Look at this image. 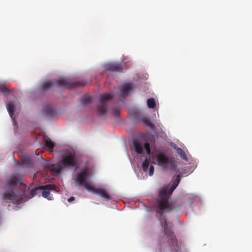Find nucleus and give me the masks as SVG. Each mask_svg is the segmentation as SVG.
I'll list each match as a JSON object with an SVG mask.
<instances>
[{
    "instance_id": "obj_1",
    "label": "nucleus",
    "mask_w": 252,
    "mask_h": 252,
    "mask_svg": "<svg viewBox=\"0 0 252 252\" xmlns=\"http://www.w3.org/2000/svg\"><path fill=\"white\" fill-rule=\"evenodd\" d=\"M180 174L176 177L172 185L171 188L169 189L167 188H163L160 190L159 193V198L157 199L156 203V206L159 210L157 212L160 215L159 220L161 225L163 229L164 234L168 239L169 243L173 246L177 244V240L174 233L169 229L165 216L163 215L162 211L166 210L167 212H171L172 210V208L168 202V199L180 182Z\"/></svg>"
},
{
    "instance_id": "obj_2",
    "label": "nucleus",
    "mask_w": 252,
    "mask_h": 252,
    "mask_svg": "<svg viewBox=\"0 0 252 252\" xmlns=\"http://www.w3.org/2000/svg\"><path fill=\"white\" fill-rule=\"evenodd\" d=\"M18 182V179L15 177L7 181L3 196L4 200L12 202L15 204H20L24 201V191L17 188Z\"/></svg>"
},
{
    "instance_id": "obj_3",
    "label": "nucleus",
    "mask_w": 252,
    "mask_h": 252,
    "mask_svg": "<svg viewBox=\"0 0 252 252\" xmlns=\"http://www.w3.org/2000/svg\"><path fill=\"white\" fill-rule=\"evenodd\" d=\"M86 84V83L85 82L82 81H77L73 83H70L66 79H62L47 81L42 85V90L44 91H47L53 86H58L59 87L71 89L79 86H84Z\"/></svg>"
},
{
    "instance_id": "obj_4",
    "label": "nucleus",
    "mask_w": 252,
    "mask_h": 252,
    "mask_svg": "<svg viewBox=\"0 0 252 252\" xmlns=\"http://www.w3.org/2000/svg\"><path fill=\"white\" fill-rule=\"evenodd\" d=\"M155 157L158 165L161 167L162 169L171 170H176L177 163L173 158L168 157L164 153L162 152L156 153Z\"/></svg>"
},
{
    "instance_id": "obj_5",
    "label": "nucleus",
    "mask_w": 252,
    "mask_h": 252,
    "mask_svg": "<svg viewBox=\"0 0 252 252\" xmlns=\"http://www.w3.org/2000/svg\"><path fill=\"white\" fill-rule=\"evenodd\" d=\"M89 174L87 168H82L80 172L77 174L74 178V181L76 184L78 186H83L88 191L93 189L89 182Z\"/></svg>"
},
{
    "instance_id": "obj_6",
    "label": "nucleus",
    "mask_w": 252,
    "mask_h": 252,
    "mask_svg": "<svg viewBox=\"0 0 252 252\" xmlns=\"http://www.w3.org/2000/svg\"><path fill=\"white\" fill-rule=\"evenodd\" d=\"M111 94H104L100 95V102L97 106L98 114L100 116H103L106 114L108 110L107 102L113 98Z\"/></svg>"
},
{
    "instance_id": "obj_7",
    "label": "nucleus",
    "mask_w": 252,
    "mask_h": 252,
    "mask_svg": "<svg viewBox=\"0 0 252 252\" xmlns=\"http://www.w3.org/2000/svg\"><path fill=\"white\" fill-rule=\"evenodd\" d=\"M61 162L65 167H74L77 165L74 156L69 151H67L66 154L63 157Z\"/></svg>"
},
{
    "instance_id": "obj_8",
    "label": "nucleus",
    "mask_w": 252,
    "mask_h": 252,
    "mask_svg": "<svg viewBox=\"0 0 252 252\" xmlns=\"http://www.w3.org/2000/svg\"><path fill=\"white\" fill-rule=\"evenodd\" d=\"M133 89V86L131 83H128L124 84L119 87L120 91V95L123 98L126 97L129 92Z\"/></svg>"
},
{
    "instance_id": "obj_9",
    "label": "nucleus",
    "mask_w": 252,
    "mask_h": 252,
    "mask_svg": "<svg viewBox=\"0 0 252 252\" xmlns=\"http://www.w3.org/2000/svg\"><path fill=\"white\" fill-rule=\"evenodd\" d=\"M123 69L122 65L119 63H109L105 65V70L106 71L121 72Z\"/></svg>"
},
{
    "instance_id": "obj_10",
    "label": "nucleus",
    "mask_w": 252,
    "mask_h": 252,
    "mask_svg": "<svg viewBox=\"0 0 252 252\" xmlns=\"http://www.w3.org/2000/svg\"><path fill=\"white\" fill-rule=\"evenodd\" d=\"M90 191H93V192L97 194L105 200H108L111 198L107 191L102 188L95 189L93 187V189H91Z\"/></svg>"
},
{
    "instance_id": "obj_11",
    "label": "nucleus",
    "mask_w": 252,
    "mask_h": 252,
    "mask_svg": "<svg viewBox=\"0 0 252 252\" xmlns=\"http://www.w3.org/2000/svg\"><path fill=\"white\" fill-rule=\"evenodd\" d=\"M48 169L52 172L54 175H57L64 169V167L60 163H57L49 165Z\"/></svg>"
},
{
    "instance_id": "obj_12",
    "label": "nucleus",
    "mask_w": 252,
    "mask_h": 252,
    "mask_svg": "<svg viewBox=\"0 0 252 252\" xmlns=\"http://www.w3.org/2000/svg\"><path fill=\"white\" fill-rule=\"evenodd\" d=\"M133 144L136 153L138 154H142L143 153V145L140 142L134 140L133 141Z\"/></svg>"
},
{
    "instance_id": "obj_13",
    "label": "nucleus",
    "mask_w": 252,
    "mask_h": 252,
    "mask_svg": "<svg viewBox=\"0 0 252 252\" xmlns=\"http://www.w3.org/2000/svg\"><path fill=\"white\" fill-rule=\"evenodd\" d=\"M39 188L41 189L55 190L57 192L60 191L59 188L55 185L48 184L45 186H39Z\"/></svg>"
},
{
    "instance_id": "obj_14",
    "label": "nucleus",
    "mask_w": 252,
    "mask_h": 252,
    "mask_svg": "<svg viewBox=\"0 0 252 252\" xmlns=\"http://www.w3.org/2000/svg\"><path fill=\"white\" fill-rule=\"evenodd\" d=\"M44 113L48 116L52 117L55 114V112L51 106L48 105L44 108Z\"/></svg>"
},
{
    "instance_id": "obj_15",
    "label": "nucleus",
    "mask_w": 252,
    "mask_h": 252,
    "mask_svg": "<svg viewBox=\"0 0 252 252\" xmlns=\"http://www.w3.org/2000/svg\"><path fill=\"white\" fill-rule=\"evenodd\" d=\"M6 107L9 115L12 118L15 110V107L13 103L11 101H8L6 105Z\"/></svg>"
},
{
    "instance_id": "obj_16",
    "label": "nucleus",
    "mask_w": 252,
    "mask_h": 252,
    "mask_svg": "<svg viewBox=\"0 0 252 252\" xmlns=\"http://www.w3.org/2000/svg\"><path fill=\"white\" fill-rule=\"evenodd\" d=\"M44 141L46 147L48 148L49 150H52L55 145L52 140L50 138H47L45 139Z\"/></svg>"
},
{
    "instance_id": "obj_17",
    "label": "nucleus",
    "mask_w": 252,
    "mask_h": 252,
    "mask_svg": "<svg viewBox=\"0 0 252 252\" xmlns=\"http://www.w3.org/2000/svg\"><path fill=\"white\" fill-rule=\"evenodd\" d=\"M0 92L3 93L7 94L8 95H11L12 93L10 90L8 89L5 85L0 84Z\"/></svg>"
},
{
    "instance_id": "obj_18",
    "label": "nucleus",
    "mask_w": 252,
    "mask_h": 252,
    "mask_svg": "<svg viewBox=\"0 0 252 252\" xmlns=\"http://www.w3.org/2000/svg\"><path fill=\"white\" fill-rule=\"evenodd\" d=\"M81 102L83 104L87 105L91 103L92 99L89 96H83L81 98Z\"/></svg>"
},
{
    "instance_id": "obj_19",
    "label": "nucleus",
    "mask_w": 252,
    "mask_h": 252,
    "mask_svg": "<svg viewBox=\"0 0 252 252\" xmlns=\"http://www.w3.org/2000/svg\"><path fill=\"white\" fill-rule=\"evenodd\" d=\"M177 152L180 157L184 160H187V157L185 152L180 148L177 149Z\"/></svg>"
},
{
    "instance_id": "obj_20",
    "label": "nucleus",
    "mask_w": 252,
    "mask_h": 252,
    "mask_svg": "<svg viewBox=\"0 0 252 252\" xmlns=\"http://www.w3.org/2000/svg\"><path fill=\"white\" fill-rule=\"evenodd\" d=\"M147 105L150 108H154L156 106V102L153 98H149L147 100Z\"/></svg>"
},
{
    "instance_id": "obj_21",
    "label": "nucleus",
    "mask_w": 252,
    "mask_h": 252,
    "mask_svg": "<svg viewBox=\"0 0 252 252\" xmlns=\"http://www.w3.org/2000/svg\"><path fill=\"white\" fill-rule=\"evenodd\" d=\"M149 166V160L148 158H146L143 163H142V169L144 171H147L148 170V167Z\"/></svg>"
},
{
    "instance_id": "obj_22",
    "label": "nucleus",
    "mask_w": 252,
    "mask_h": 252,
    "mask_svg": "<svg viewBox=\"0 0 252 252\" xmlns=\"http://www.w3.org/2000/svg\"><path fill=\"white\" fill-rule=\"evenodd\" d=\"M142 122L146 124L148 126H149L150 128H152L153 126V125L151 123V121L149 119V118L147 117H145L142 118Z\"/></svg>"
},
{
    "instance_id": "obj_23",
    "label": "nucleus",
    "mask_w": 252,
    "mask_h": 252,
    "mask_svg": "<svg viewBox=\"0 0 252 252\" xmlns=\"http://www.w3.org/2000/svg\"><path fill=\"white\" fill-rule=\"evenodd\" d=\"M22 162L27 166H30L31 163V160L28 158H24L22 160Z\"/></svg>"
},
{
    "instance_id": "obj_24",
    "label": "nucleus",
    "mask_w": 252,
    "mask_h": 252,
    "mask_svg": "<svg viewBox=\"0 0 252 252\" xmlns=\"http://www.w3.org/2000/svg\"><path fill=\"white\" fill-rule=\"evenodd\" d=\"M44 190L42 192V196L44 198L49 199L50 196V190L43 189Z\"/></svg>"
},
{
    "instance_id": "obj_25",
    "label": "nucleus",
    "mask_w": 252,
    "mask_h": 252,
    "mask_svg": "<svg viewBox=\"0 0 252 252\" xmlns=\"http://www.w3.org/2000/svg\"><path fill=\"white\" fill-rule=\"evenodd\" d=\"M144 148L147 152V154L149 155L151 153L150 145L148 142H146L144 145Z\"/></svg>"
},
{
    "instance_id": "obj_26",
    "label": "nucleus",
    "mask_w": 252,
    "mask_h": 252,
    "mask_svg": "<svg viewBox=\"0 0 252 252\" xmlns=\"http://www.w3.org/2000/svg\"><path fill=\"white\" fill-rule=\"evenodd\" d=\"M38 189H41L40 188H39V187H38V188H34L33 189H32L31 191V194L32 195V197L34 196V195H36V191Z\"/></svg>"
},
{
    "instance_id": "obj_27",
    "label": "nucleus",
    "mask_w": 252,
    "mask_h": 252,
    "mask_svg": "<svg viewBox=\"0 0 252 252\" xmlns=\"http://www.w3.org/2000/svg\"><path fill=\"white\" fill-rule=\"evenodd\" d=\"M154 172V167L153 165H151L149 168V175L152 176Z\"/></svg>"
},
{
    "instance_id": "obj_28",
    "label": "nucleus",
    "mask_w": 252,
    "mask_h": 252,
    "mask_svg": "<svg viewBox=\"0 0 252 252\" xmlns=\"http://www.w3.org/2000/svg\"><path fill=\"white\" fill-rule=\"evenodd\" d=\"M119 112L120 110L119 109H114L113 110V114L116 117L119 115Z\"/></svg>"
},
{
    "instance_id": "obj_29",
    "label": "nucleus",
    "mask_w": 252,
    "mask_h": 252,
    "mask_svg": "<svg viewBox=\"0 0 252 252\" xmlns=\"http://www.w3.org/2000/svg\"><path fill=\"white\" fill-rule=\"evenodd\" d=\"M74 199L75 198L74 197L71 196V197H70L68 199V201L69 202H71L72 201H73L74 200Z\"/></svg>"
},
{
    "instance_id": "obj_30",
    "label": "nucleus",
    "mask_w": 252,
    "mask_h": 252,
    "mask_svg": "<svg viewBox=\"0 0 252 252\" xmlns=\"http://www.w3.org/2000/svg\"><path fill=\"white\" fill-rule=\"evenodd\" d=\"M20 185H21V186L22 187H24L25 186V185L24 184H22V183H20Z\"/></svg>"
},
{
    "instance_id": "obj_31",
    "label": "nucleus",
    "mask_w": 252,
    "mask_h": 252,
    "mask_svg": "<svg viewBox=\"0 0 252 252\" xmlns=\"http://www.w3.org/2000/svg\"><path fill=\"white\" fill-rule=\"evenodd\" d=\"M17 164L19 165H21V164H20V162H17Z\"/></svg>"
}]
</instances>
